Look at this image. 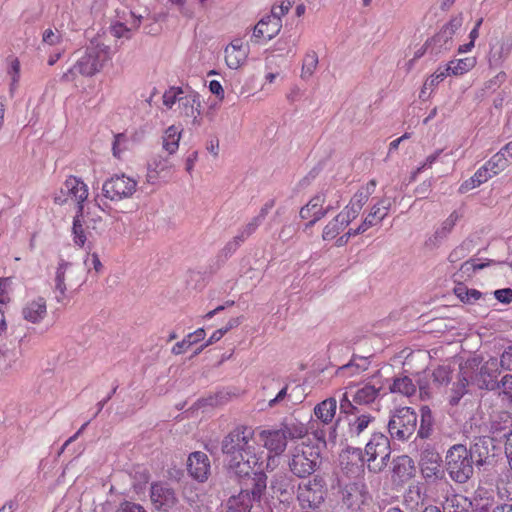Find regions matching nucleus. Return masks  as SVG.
<instances>
[{"mask_svg": "<svg viewBox=\"0 0 512 512\" xmlns=\"http://www.w3.org/2000/svg\"><path fill=\"white\" fill-rule=\"evenodd\" d=\"M258 450L254 430L246 425L236 426L221 442L228 469L237 477H247L256 467H262L263 451Z\"/></svg>", "mask_w": 512, "mask_h": 512, "instance_id": "nucleus-1", "label": "nucleus"}, {"mask_svg": "<svg viewBox=\"0 0 512 512\" xmlns=\"http://www.w3.org/2000/svg\"><path fill=\"white\" fill-rule=\"evenodd\" d=\"M110 47L105 45L99 37L90 40L83 51L75 53L74 65L62 75L61 80L72 82L77 76L92 77L100 72L104 64L109 60Z\"/></svg>", "mask_w": 512, "mask_h": 512, "instance_id": "nucleus-2", "label": "nucleus"}, {"mask_svg": "<svg viewBox=\"0 0 512 512\" xmlns=\"http://www.w3.org/2000/svg\"><path fill=\"white\" fill-rule=\"evenodd\" d=\"M289 471L297 478H307L316 472L321 465V450L313 444L310 437L292 447L288 452Z\"/></svg>", "mask_w": 512, "mask_h": 512, "instance_id": "nucleus-3", "label": "nucleus"}, {"mask_svg": "<svg viewBox=\"0 0 512 512\" xmlns=\"http://www.w3.org/2000/svg\"><path fill=\"white\" fill-rule=\"evenodd\" d=\"M467 447L463 444L451 446L445 456V468L450 478L459 484L467 483L474 474V464Z\"/></svg>", "mask_w": 512, "mask_h": 512, "instance_id": "nucleus-4", "label": "nucleus"}, {"mask_svg": "<svg viewBox=\"0 0 512 512\" xmlns=\"http://www.w3.org/2000/svg\"><path fill=\"white\" fill-rule=\"evenodd\" d=\"M366 464L369 472H383L390 461L391 444L389 438L381 432H373L365 445Z\"/></svg>", "mask_w": 512, "mask_h": 512, "instance_id": "nucleus-5", "label": "nucleus"}, {"mask_svg": "<svg viewBox=\"0 0 512 512\" xmlns=\"http://www.w3.org/2000/svg\"><path fill=\"white\" fill-rule=\"evenodd\" d=\"M417 413L410 407H402L391 416L387 428L390 436L399 441H406L417 428Z\"/></svg>", "mask_w": 512, "mask_h": 512, "instance_id": "nucleus-6", "label": "nucleus"}, {"mask_svg": "<svg viewBox=\"0 0 512 512\" xmlns=\"http://www.w3.org/2000/svg\"><path fill=\"white\" fill-rule=\"evenodd\" d=\"M326 495V482L320 475H314L307 483L299 484L297 499L303 508H318Z\"/></svg>", "mask_w": 512, "mask_h": 512, "instance_id": "nucleus-7", "label": "nucleus"}, {"mask_svg": "<svg viewBox=\"0 0 512 512\" xmlns=\"http://www.w3.org/2000/svg\"><path fill=\"white\" fill-rule=\"evenodd\" d=\"M137 181L125 174H115L102 185L103 196L111 201L130 198L136 192Z\"/></svg>", "mask_w": 512, "mask_h": 512, "instance_id": "nucleus-8", "label": "nucleus"}, {"mask_svg": "<svg viewBox=\"0 0 512 512\" xmlns=\"http://www.w3.org/2000/svg\"><path fill=\"white\" fill-rule=\"evenodd\" d=\"M463 18L461 15L453 17L442 29L429 41L426 46L431 48V52L439 54L448 51L452 47V38L455 32L462 26Z\"/></svg>", "mask_w": 512, "mask_h": 512, "instance_id": "nucleus-9", "label": "nucleus"}, {"mask_svg": "<svg viewBox=\"0 0 512 512\" xmlns=\"http://www.w3.org/2000/svg\"><path fill=\"white\" fill-rule=\"evenodd\" d=\"M60 193L61 195L55 197L56 203L64 204L71 200L79 208L88 197V188L80 179L71 176L64 182Z\"/></svg>", "mask_w": 512, "mask_h": 512, "instance_id": "nucleus-10", "label": "nucleus"}, {"mask_svg": "<svg viewBox=\"0 0 512 512\" xmlns=\"http://www.w3.org/2000/svg\"><path fill=\"white\" fill-rule=\"evenodd\" d=\"M441 457L434 447L427 444L421 450L420 468L423 477L426 480H436L443 477L444 471L441 469Z\"/></svg>", "mask_w": 512, "mask_h": 512, "instance_id": "nucleus-11", "label": "nucleus"}, {"mask_svg": "<svg viewBox=\"0 0 512 512\" xmlns=\"http://www.w3.org/2000/svg\"><path fill=\"white\" fill-rule=\"evenodd\" d=\"M494 441L489 436L479 437L469 448L471 460L478 469L492 464L494 453Z\"/></svg>", "mask_w": 512, "mask_h": 512, "instance_id": "nucleus-12", "label": "nucleus"}, {"mask_svg": "<svg viewBox=\"0 0 512 512\" xmlns=\"http://www.w3.org/2000/svg\"><path fill=\"white\" fill-rule=\"evenodd\" d=\"M347 423L346 440H358L362 434L376 421V417L362 410L353 415L345 416Z\"/></svg>", "mask_w": 512, "mask_h": 512, "instance_id": "nucleus-13", "label": "nucleus"}, {"mask_svg": "<svg viewBox=\"0 0 512 512\" xmlns=\"http://www.w3.org/2000/svg\"><path fill=\"white\" fill-rule=\"evenodd\" d=\"M512 431V415L507 411L495 412L490 416L489 436L493 441H502Z\"/></svg>", "mask_w": 512, "mask_h": 512, "instance_id": "nucleus-14", "label": "nucleus"}, {"mask_svg": "<svg viewBox=\"0 0 512 512\" xmlns=\"http://www.w3.org/2000/svg\"><path fill=\"white\" fill-rule=\"evenodd\" d=\"M188 472L197 481L204 482L210 475V460L208 456L201 451L193 452L188 458Z\"/></svg>", "mask_w": 512, "mask_h": 512, "instance_id": "nucleus-15", "label": "nucleus"}, {"mask_svg": "<svg viewBox=\"0 0 512 512\" xmlns=\"http://www.w3.org/2000/svg\"><path fill=\"white\" fill-rule=\"evenodd\" d=\"M151 500L157 509L168 511L175 506L177 498L173 489L156 483L151 486Z\"/></svg>", "mask_w": 512, "mask_h": 512, "instance_id": "nucleus-16", "label": "nucleus"}, {"mask_svg": "<svg viewBox=\"0 0 512 512\" xmlns=\"http://www.w3.org/2000/svg\"><path fill=\"white\" fill-rule=\"evenodd\" d=\"M473 368L468 366H460L459 373L456 381L453 383L451 389L450 404L455 406L459 403L461 398L468 393V386L472 383Z\"/></svg>", "mask_w": 512, "mask_h": 512, "instance_id": "nucleus-17", "label": "nucleus"}, {"mask_svg": "<svg viewBox=\"0 0 512 512\" xmlns=\"http://www.w3.org/2000/svg\"><path fill=\"white\" fill-rule=\"evenodd\" d=\"M499 374V363L497 359L490 358L477 372L473 371L472 384L477 385L479 389L485 390V385H488L489 382H495Z\"/></svg>", "mask_w": 512, "mask_h": 512, "instance_id": "nucleus-18", "label": "nucleus"}, {"mask_svg": "<svg viewBox=\"0 0 512 512\" xmlns=\"http://www.w3.org/2000/svg\"><path fill=\"white\" fill-rule=\"evenodd\" d=\"M354 220V218L344 209L339 212L332 220H330L324 227L322 232V239L324 241H331L344 231V229Z\"/></svg>", "mask_w": 512, "mask_h": 512, "instance_id": "nucleus-19", "label": "nucleus"}, {"mask_svg": "<svg viewBox=\"0 0 512 512\" xmlns=\"http://www.w3.org/2000/svg\"><path fill=\"white\" fill-rule=\"evenodd\" d=\"M261 439L264 441V446L275 454L281 455L287 447V435L283 432L282 428L276 430H263L260 433Z\"/></svg>", "mask_w": 512, "mask_h": 512, "instance_id": "nucleus-20", "label": "nucleus"}, {"mask_svg": "<svg viewBox=\"0 0 512 512\" xmlns=\"http://www.w3.org/2000/svg\"><path fill=\"white\" fill-rule=\"evenodd\" d=\"M459 218L460 215L458 214V212L453 211L448 216V218L443 221L441 227L438 228L431 237H429L425 245L430 249L438 247L443 242V240L450 234Z\"/></svg>", "mask_w": 512, "mask_h": 512, "instance_id": "nucleus-21", "label": "nucleus"}, {"mask_svg": "<svg viewBox=\"0 0 512 512\" xmlns=\"http://www.w3.org/2000/svg\"><path fill=\"white\" fill-rule=\"evenodd\" d=\"M281 27V20L267 15L256 24L253 36L256 38L266 37L267 40H271L280 32Z\"/></svg>", "mask_w": 512, "mask_h": 512, "instance_id": "nucleus-22", "label": "nucleus"}, {"mask_svg": "<svg viewBox=\"0 0 512 512\" xmlns=\"http://www.w3.org/2000/svg\"><path fill=\"white\" fill-rule=\"evenodd\" d=\"M393 477L400 481H407L414 476L415 465L413 460L407 455H400L392 460Z\"/></svg>", "mask_w": 512, "mask_h": 512, "instance_id": "nucleus-23", "label": "nucleus"}, {"mask_svg": "<svg viewBox=\"0 0 512 512\" xmlns=\"http://www.w3.org/2000/svg\"><path fill=\"white\" fill-rule=\"evenodd\" d=\"M46 315V301L42 297L28 302L22 309L23 318L31 323L41 322L46 317Z\"/></svg>", "mask_w": 512, "mask_h": 512, "instance_id": "nucleus-24", "label": "nucleus"}, {"mask_svg": "<svg viewBox=\"0 0 512 512\" xmlns=\"http://www.w3.org/2000/svg\"><path fill=\"white\" fill-rule=\"evenodd\" d=\"M251 496L247 491H240L237 495L228 498L225 504V512H251Z\"/></svg>", "mask_w": 512, "mask_h": 512, "instance_id": "nucleus-25", "label": "nucleus"}, {"mask_svg": "<svg viewBox=\"0 0 512 512\" xmlns=\"http://www.w3.org/2000/svg\"><path fill=\"white\" fill-rule=\"evenodd\" d=\"M83 209L84 207L80 206L79 210H77L72 226L73 242L76 246L81 248L84 247L89 234L85 224L86 220L84 219Z\"/></svg>", "mask_w": 512, "mask_h": 512, "instance_id": "nucleus-26", "label": "nucleus"}, {"mask_svg": "<svg viewBox=\"0 0 512 512\" xmlns=\"http://www.w3.org/2000/svg\"><path fill=\"white\" fill-rule=\"evenodd\" d=\"M342 501L349 509L359 508L364 502L362 488L356 483L346 485L342 490Z\"/></svg>", "mask_w": 512, "mask_h": 512, "instance_id": "nucleus-27", "label": "nucleus"}, {"mask_svg": "<svg viewBox=\"0 0 512 512\" xmlns=\"http://www.w3.org/2000/svg\"><path fill=\"white\" fill-rule=\"evenodd\" d=\"M485 390L495 391L499 390L498 396L502 401H506L507 403H512V375L506 374L504 375L500 381L489 382L488 385H485Z\"/></svg>", "mask_w": 512, "mask_h": 512, "instance_id": "nucleus-28", "label": "nucleus"}, {"mask_svg": "<svg viewBox=\"0 0 512 512\" xmlns=\"http://www.w3.org/2000/svg\"><path fill=\"white\" fill-rule=\"evenodd\" d=\"M392 205L388 198L380 199L372 208L370 213L365 217L363 222L369 223V228L380 223L387 215Z\"/></svg>", "mask_w": 512, "mask_h": 512, "instance_id": "nucleus-29", "label": "nucleus"}, {"mask_svg": "<svg viewBox=\"0 0 512 512\" xmlns=\"http://www.w3.org/2000/svg\"><path fill=\"white\" fill-rule=\"evenodd\" d=\"M337 409V402L334 398H328L316 405L314 413L324 424L332 422Z\"/></svg>", "mask_w": 512, "mask_h": 512, "instance_id": "nucleus-30", "label": "nucleus"}, {"mask_svg": "<svg viewBox=\"0 0 512 512\" xmlns=\"http://www.w3.org/2000/svg\"><path fill=\"white\" fill-rule=\"evenodd\" d=\"M512 45L508 41H500L494 45L489 54V64L491 67H498L508 57Z\"/></svg>", "mask_w": 512, "mask_h": 512, "instance_id": "nucleus-31", "label": "nucleus"}, {"mask_svg": "<svg viewBox=\"0 0 512 512\" xmlns=\"http://www.w3.org/2000/svg\"><path fill=\"white\" fill-rule=\"evenodd\" d=\"M72 267V263L61 260L56 270L55 275V291L58 293L56 299L58 302L62 301L66 295L65 274L68 269Z\"/></svg>", "mask_w": 512, "mask_h": 512, "instance_id": "nucleus-32", "label": "nucleus"}, {"mask_svg": "<svg viewBox=\"0 0 512 512\" xmlns=\"http://www.w3.org/2000/svg\"><path fill=\"white\" fill-rule=\"evenodd\" d=\"M252 473L254 474L253 487L249 494L253 501L259 502L267 487V476L261 467H256Z\"/></svg>", "mask_w": 512, "mask_h": 512, "instance_id": "nucleus-33", "label": "nucleus"}, {"mask_svg": "<svg viewBox=\"0 0 512 512\" xmlns=\"http://www.w3.org/2000/svg\"><path fill=\"white\" fill-rule=\"evenodd\" d=\"M421 419L420 426L417 431L418 437L421 439H428L433 432L434 427V417L432 415V411L428 406H423L420 409Z\"/></svg>", "mask_w": 512, "mask_h": 512, "instance_id": "nucleus-34", "label": "nucleus"}, {"mask_svg": "<svg viewBox=\"0 0 512 512\" xmlns=\"http://www.w3.org/2000/svg\"><path fill=\"white\" fill-rule=\"evenodd\" d=\"M181 99L179 107L186 117L194 116L195 112H197V115H200V96L198 93L191 92L188 95L182 96Z\"/></svg>", "mask_w": 512, "mask_h": 512, "instance_id": "nucleus-35", "label": "nucleus"}, {"mask_svg": "<svg viewBox=\"0 0 512 512\" xmlns=\"http://www.w3.org/2000/svg\"><path fill=\"white\" fill-rule=\"evenodd\" d=\"M491 176L492 174L489 173V167L482 166L475 172V174L469 180H466L464 183L461 184L460 191L462 193H465L471 189H474L480 186L482 183L486 182Z\"/></svg>", "mask_w": 512, "mask_h": 512, "instance_id": "nucleus-36", "label": "nucleus"}, {"mask_svg": "<svg viewBox=\"0 0 512 512\" xmlns=\"http://www.w3.org/2000/svg\"><path fill=\"white\" fill-rule=\"evenodd\" d=\"M390 391L410 397L415 394L416 385L408 376H400L394 379L393 384L390 386Z\"/></svg>", "mask_w": 512, "mask_h": 512, "instance_id": "nucleus-37", "label": "nucleus"}, {"mask_svg": "<svg viewBox=\"0 0 512 512\" xmlns=\"http://www.w3.org/2000/svg\"><path fill=\"white\" fill-rule=\"evenodd\" d=\"M204 337L205 330L203 328H199L195 332L188 334L182 341L177 342L172 348V353L180 355L193 344L203 340Z\"/></svg>", "mask_w": 512, "mask_h": 512, "instance_id": "nucleus-38", "label": "nucleus"}, {"mask_svg": "<svg viewBox=\"0 0 512 512\" xmlns=\"http://www.w3.org/2000/svg\"><path fill=\"white\" fill-rule=\"evenodd\" d=\"M485 263H476L475 260L470 259L461 264L459 270L453 274L455 282L467 280L479 269L486 267Z\"/></svg>", "mask_w": 512, "mask_h": 512, "instance_id": "nucleus-39", "label": "nucleus"}, {"mask_svg": "<svg viewBox=\"0 0 512 512\" xmlns=\"http://www.w3.org/2000/svg\"><path fill=\"white\" fill-rule=\"evenodd\" d=\"M378 394L379 389L373 385L366 384L355 392L353 402L358 405H368L375 401Z\"/></svg>", "mask_w": 512, "mask_h": 512, "instance_id": "nucleus-40", "label": "nucleus"}, {"mask_svg": "<svg viewBox=\"0 0 512 512\" xmlns=\"http://www.w3.org/2000/svg\"><path fill=\"white\" fill-rule=\"evenodd\" d=\"M181 131L174 125L168 127L163 136V149L169 154H174L179 147Z\"/></svg>", "mask_w": 512, "mask_h": 512, "instance_id": "nucleus-41", "label": "nucleus"}, {"mask_svg": "<svg viewBox=\"0 0 512 512\" xmlns=\"http://www.w3.org/2000/svg\"><path fill=\"white\" fill-rule=\"evenodd\" d=\"M476 64V60L473 57H467L450 61L445 68L447 74L462 75L472 69Z\"/></svg>", "mask_w": 512, "mask_h": 512, "instance_id": "nucleus-42", "label": "nucleus"}, {"mask_svg": "<svg viewBox=\"0 0 512 512\" xmlns=\"http://www.w3.org/2000/svg\"><path fill=\"white\" fill-rule=\"evenodd\" d=\"M247 58V51L245 49H239L235 47H226L225 49V61L229 68H239Z\"/></svg>", "mask_w": 512, "mask_h": 512, "instance_id": "nucleus-43", "label": "nucleus"}, {"mask_svg": "<svg viewBox=\"0 0 512 512\" xmlns=\"http://www.w3.org/2000/svg\"><path fill=\"white\" fill-rule=\"evenodd\" d=\"M369 197L367 192H362L360 189L351 198L348 205L345 206L344 210L356 219L360 214L363 206L367 203Z\"/></svg>", "mask_w": 512, "mask_h": 512, "instance_id": "nucleus-44", "label": "nucleus"}, {"mask_svg": "<svg viewBox=\"0 0 512 512\" xmlns=\"http://www.w3.org/2000/svg\"><path fill=\"white\" fill-rule=\"evenodd\" d=\"M471 502L462 495H454L447 498L443 511L445 512H470Z\"/></svg>", "mask_w": 512, "mask_h": 512, "instance_id": "nucleus-45", "label": "nucleus"}, {"mask_svg": "<svg viewBox=\"0 0 512 512\" xmlns=\"http://www.w3.org/2000/svg\"><path fill=\"white\" fill-rule=\"evenodd\" d=\"M369 356H358L353 355L350 362L339 367L338 373H344L345 371L352 370L351 374H356L368 369L369 366Z\"/></svg>", "mask_w": 512, "mask_h": 512, "instance_id": "nucleus-46", "label": "nucleus"}, {"mask_svg": "<svg viewBox=\"0 0 512 512\" xmlns=\"http://www.w3.org/2000/svg\"><path fill=\"white\" fill-rule=\"evenodd\" d=\"M281 428L287 435V439L305 438L307 434L305 425L298 421L284 423Z\"/></svg>", "mask_w": 512, "mask_h": 512, "instance_id": "nucleus-47", "label": "nucleus"}, {"mask_svg": "<svg viewBox=\"0 0 512 512\" xmlns=\"http://www.w3.org/2000/svg\"><path fill=\"white\" fill-rule=\"evenodd\" d=\"M318 65V56L316 52L307 53L303 59L301 78L309 79L315 72Z\"/></svg>", "mask_w": 512, "mask_h": 512, "instance_id": "nucleus-48", "label": "nucleus"}, {"mask_svg": "<svg viewBox=\"0 0 512 512\" xmlns=\"http://www.w3.org/2000/svg\"><path fill=\"white\" fill-rule=\"evenodd\" d=\"M451 372L449 366L437 367L432 373L433 383L437 386L447 385L452 379Z\"/></svg>", "mask_w": 512, "mask_h": 512, "instance_id": "nucleus-49", "label": "nucleus"}, {"mask_svg": "<svg viewBox=\"0 0 512 512\" xmlns=\"http://www.w3.org/2000/svg\"><path fill=\"white\" fill-rule=\"evenodd\" d=\"M183 93L184 91L180 87H170L163 94V104L171 109L176 102L179 103L182 100Z\"/></svg>", "mask_w": 512, "mask_h": 512, "instance_id": "nucleus-50", "label": "nucleus"}, {"mask_svg": "<svg viewBox=\"0 0 512 512\" xmlns=\"http://www.w3.org/2000/svg\"><path fill=\"white\" fill-rule=\"evenodd\" d=\"M321 193L325 195V205L333 207V211L337 210L341 205V195L339 191L335 189L327 188L321 190Z\"/></svg>", "mask_w": 512, "mask_h": 512, "instance_id": "nucleus-51", "label": "nucleus"}, {"mask_svg": "<svg viewBox=\"0 0 512 512\" xmlns=\"http://www.w3.org/2000/svg\"><path fill=\"white\" fill-rule=\"evenodd\" d=\"M260 222L256 220L255 218H252V220L247 223L236 235L237 239L244 242L248 237H250L260 226Z\"/></svg>", "mask_w": 512, "mask_h": 512, "instance_id": "nucleus-52", "label": "nucleus"}, {"mask_svg": "<svg viewBox=\"0 0 512 512\" xmlns=\"http://www.w3.org/2000/svg\"><path fill=\"white\" fill-rule=\"evenodd\" d=\"M243 242L237 239L235 236L232 240L226 243L223 249L219 253V257L224 260L228 259L235 251L241 246Z\"/></svg>", "mask_w": 512, "mask_h": 512, "instance_id": "nucleus-53", "label": "nucleus"}, {"mask_svg": "<svg viewBox=\"0 0 512 512\" xmlns=\"http://www.w3.org/2000/svg\"><path fill=\"white\" fill-rule=\"evenodd\" d=\"M293 2V0H284L280 5L273 6L269 16L281 20V17L287 14L291 9Z\"/></svg>", "mask_w": 512, "mask_h": 512, "instance_id": "nucleus-54", "label": "nucleus"}, {"mask_svg": "<svg viewBox=\"0 0 512 512\" xmlns=\"http://www.w3.org/2000/svg\"><path fill=\"white\" fill-rule=\"evenodd\" d=\"M484 166L489 167V173L492 172V174H497L498 171L505 166L504 153H497Z\"/></svg>", "mask_w": 512, "mask_h": 512, "instance_id": "nucleus-55", "label": "nucleus"}, {"mask_svg": "<svg viewBox=\"0 0 512 512\" xmlns=\"http://www.w3.org/2000/svg\"><path fill=\"white\" fill-rule=\"evenodd\" d=\"M445 69H438L433 75H431L424 83V89H433L447 76Z\"/></svg>", "mask_w": 512, "mask_h": 512, "instance_id": "nucleus-56", "label": "nucleus"}, {"mask_svg": "<svg viewBox=\"0 0 512 512\" xmlns=\"http://www.w3.org/2000/svg\"><path fill=\"white\" fill-rule=\"evenodd\" d=\"M358 404L353 402V399L350 400L346 395L340 400V412L344 413L346 416L353 415L356 411H360L357 407Z\"/></svg>", "mask_w": 512, "mask_h": 512, "instance_id": "nucleus-57", "label": "nucleus"}, {"mask_svg": "<svg viewBox=\"0 0 512 512\" xmlns=\"http://www.w3.org/2000/svg\"><path fill=\"white\" fill-rule=\"evenodd\" d=\"M468 255V249L465 245H459L455 249L451 251L448 256V260L450 263H456L462 259H464Z\"/></svg>", "mask_w": 512, "mask_h": 512, "instance_id": "nucleus-58", "label": "nucleus"}, {"mask_svg": "<svg viewBox=\"0 0 512 512\" xmlns=\"http://www.w3.org/2000/svg\"><path fill=\"white\" fill-rule=\"evenodd\" d=\"M351 456L352 460L358 461L362 466L366 462L365 450L363 451L360 447H347L344 451Z\"/></svg>", "mask_w": 512, "mask_h": 512, "instance_id": "nucleus-59", "label": "nucleus"}, {"mask_svg": "<svg viewBox=\"0 0 512 512\" xmlns=\"http://www.w3.org/2000/svg\"><path fill=\"white\" fill-rule=\"evenodd\" d=\"M61 39H62V36L57 30L53 31L52 29H46L43 32L42 40L44 43H46L48 45H51V46L56 45L61 41Z\"/></svg>", "mask_w": 512, "mask_h": 512, "instance_id": "nucleus-60", "label": "nucleus"}, {"mask_svg": "<svg viewBox=\"0 0 512 512\" xmlns=\"http://www.w3.org/2000/svg\"><path fill=\"white\" fill-rule=\"evenodd\" d=\"M494 297L503 304H510L512 302V289H498L494 291Z\"/></svg>", "mask_w": 512, "mask_h": 512, "instance_id": "nucleus-61", "label": "nucleus"}, {"mask_svg": "<svg viewBox=\"0 0 512 512\" xmlns=\"http://www.w3.org/2000/svg\"><path fill=\"white\" fill-rule=\"evenodd\" d=\"M115 512H146V510L140 504L124 501Z\"/></svg>", "mask_w": 512, "mask_h": 512, "instance_id": "nucleus-62", "label": "nucleus"}, {"mask_svg": "<svg viewBox=\"0 0 512 512\" xmlns=\"http://www.w3.org/2000/svg\"><path fill=\"white\" fill-rule=\"evenodd\" d=\"M325 200V195L320 191L312 197L306 205L312 210V212H314L315 210L324 207Z\"/></svg>", "mask_w": 512, "mask_h": 512, "instance_id": "nucleus-63", "label": "nucleus"}, {"mask_svg": "<svg viewBox=\"0 0 512 512\" xmlns=\"http://www.w3.org/2000/svg\"><path fill=\"white\" fill-rule=\"evenodd\" d=\"M500 366L505 370L512 371V346H509L502 353L500 358Z\"/></svg>", "mask_w": 512, "mask_h": 512, "instance_id": "nucleus-64", "label": "nucleus"}]
</instances>
